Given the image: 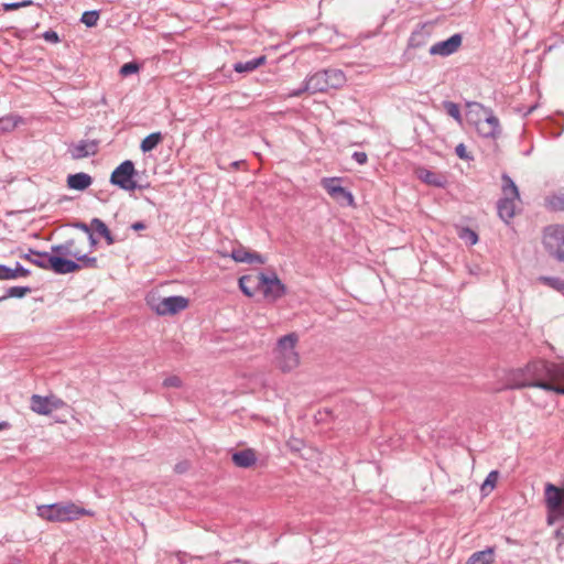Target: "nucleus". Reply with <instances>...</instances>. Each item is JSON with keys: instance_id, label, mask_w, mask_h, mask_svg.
Instances as JSON below:
<instances>
[{"instance_id": "nucleus-35", "label": "nucleus", "mask_w": 564, "mask_h": 564, "mask_svg": "<svg viewBox=\"0 0 564 564\" xmlns=\"http://www.w3.org/2000/svg\"><path fill=\"white\" fill-rule=\"evenodd\" d=\"M74 258L83 263L84 267L95 268L97 263V259L95 257H89L87 254H82L79 251L74 253Z\"/></svg>"}, {"instance_id": "nucleus-9", "label": "nucleus", "mask_w": 564, "mask_h": 564, "mask_svg": "<svg viewBox=\"0 0 564 564\" xmlns=\"http://www.w3.org/2000/svg\"><path fill=\"white\" fill-rule=\"evenodd\" d=\"M148 304L158 315H174L188 306V300L181 295L151 297Z\"/></svg>"}, {"instance_id": "nucleus-15", "label": "nucleus", "mask_w": 564, "mask_h": 564, "mask_svg": "<svg viewBox=\"0 0 564 564\" xmlns=\"http://www.w3.org/2000/svg\"><path fill=\"white\" fill-rule=\"evenodd\" d=\"M98 145L97 140H80L73 143L68 148V152L74 160H80L95 155L98 152Z\"/></svg>"}, {"instance_id": "nucleus-21", "label": "nucleus", "mask_w": 564, "mask_h": 564, "mask_svg": "<svg viewBox=\"0 0 564 564\" xmlns=\"http://www.w3.org/2000/svg\"><path fill=\"white\" fill-rule=\"evenodd\" d=\"M417 177L425 184L433 185L436 187H444L446 180L443 175L434 173L427 169L421 167L416 171Z\"/></svg>"}, {"instance_id": "nucleus-41", "label": "nucleus", "mask_w": 564, "mask_h": 564, "mask_svg": "<svg viewBox=\"0 0 564 564\" xmlns=\"http://www.w3.org/2000/svg\"><path fill=\"white\" fill-rule=\"evenodd\" d=\"M456 155L465 161L473 160V156L467 152V149L464 143H459L455 148Z\"/></svg>"}, {"instance_id": "nucleus-50", "label": "nucleus", "mask_w": 564, "mask_h": 564, "mask_svg": "<svg viewBox=\"0 0 564 564\" xmlns=\"http://www.w3.org/2000/svg\"><path fill=\"white\" fill-rule=\"evenodd\" d=\"M7 426V423L0 422V431Z\"/></svg>"}, {"instance_id": "nucleus-34", "label": "nucleus", "mask_w": 564, "mask_h": 564, "mask_svg": "<svg viewBox=\"0 0 564 564\" xmlns=\"http://www.w3.org/2000/svg\"><path fill=\"white\" fill-rule=\"evenodd\" d=\"M459 237L468 245L473 246V245H476L477 241H478V236L477 234L469 229V228H464L460 230V234H459Z\"/></svg>"}, {"instance_id": "nucleus-48", "label": "nucleus", "mask_w": 564, "mask_h": 564, "mask_svg": "<svg viewBox=\"0 0 564 564\" xmlns=\"http://www.w3.org/2000/svg\"><path fill=\"white\" fill-rule=\"evenodd\" d=\"M131 228H132L133 230H135V231H139V230H143V229L145 228V225H144V223H142V221H137V223H133V224L131 225Z\"/></svg>"}, {"instance_id": "nucleus-8", "label": "nucleus", "mask_w": 564, "mask_h": 564, "mask_svg": "<svg viewBox=\"0 0 564 564\" xmlns=\"http://www.w3.org/2000/svg\"><path fill=\"white\" fill-rule=\"evenodd\" d=\"M542 243L552 258L564 263V224L545 227Z\"/></svg>"}, {"instance_id": "nucleus-38", "label": "nucleus", "mask_w": 564, "mask_h": 564, "mask_svg": "<svg viewBox=\"0 0 564 564\" xmlns=\"http://www.w3.org/2000/svg\"><path fill=\"white\" fill-rule=\"evenodd\" d=\"M549 205L556 210H564V195H555L549 199Z\"/></svg>"}, {"instance_id": "nucleus-42", "label": "nucleus", "mask_w": 564, "mask_h": 564, "mask_svg": "<svg viewBox=\"0 0 564 564\" xmlns=\"http://www.w3.org/2000/svg\"><path fill=\"white\" fill-rule=\"evenodd\" d=\"M31 3L32 2L30 0H25L22 2H9V3L3 4V9H4V11H13V10L20 9L22 7L30 6Z\"/></svg>"}, {"instance_id": "nucleus-47", "label": "nucleus", "mask_w": 564, "mask_h": 564, "mask_svg": "<svg viewBox=\"0 0 564 564\" xmlns=\"http://www.w3.org/2000/svg\"><path fill=\"white\" fill-rule=\"evenodd\" d=\"M51 399H52V411L59 409L62 406L63 402L59 399H56L54 397H51Z\"/></svg>"}, {"instance_id": "nucleus-25", "label": "nucleus", "mask_w": 564, "mask_h": 564, "mask_svg": "<svg viewBox=\"0 0 564 564\" xmlns=\"http://www.w3.org/2000/svg\"><path fill=\"white\" fill-rule=\"evenodd\" d=\"M265 62V56H259L257 58L247 61V62H238L234 65V69L237 73H249L257 69Z\"/></svg>"}, {"instance_id": "nucleus-2", "label": "nucleus", "mask_w": 564, "mask_h": 564, "mask_svg": "<svg viewBox=\"0 0 564 564\" xmlns=\"http://www.w3.org/2000/svg\"><path fill=\"white\" fill-rule=\"evenodd\" d=\"M345 82L346 77L340 69L330 68L321 70L306 78L302 87L291 90L288 97H299L305 91L316 94L332 88L337 89L340 88Z\"/></svg>"}, {"instance_id": "nucleus-23", "label": "nucleus", "mask_w": 564, "mask_h": 564, "mask_svg": "<svg viewBox=\"0 0 564 564\" xmlns=\"http://www.w3.org/2000/svg\"><path fill=\"white\" fill-rule=\"evenodd\" d=\"M495 561V549L487 547L486 550L473 553L467 560L466 564H491Z\"/></svg>"}, {"instance_id": "nucleus-37", "label": "nucleus", "mask_w": 564, "mask_h": 564, "mask_svg": "<svg viewBox=\"0 0 564 564\" xmlns=\"http://www.w3.org/2000/svg\"><path fill=\"white\" fill-rule=\"evenodd\" d=\"M14 279H17V274L14 273L13 268L0 264V280L4 281Z\"/></svg>"}, {"instance_id": "nucleus-1", "label": "nucleus", "mask_w": 564, "mask_h": 564, "mask_svg": "<svg viewBox=\"0 0 564 564\" xmlns=\"http://www.w3.org/2000/svg\"><path fill=\"white\" fill-rule=\"evenodd\" d=\"M525 373L520 387H535L564 395V362L534 360L527 365Z\"/></svg>"}, {"instance_id": "nucleus-26", "label": "nucleus", "mask_w": 564, "mask_h": 564, "mask_svg": "<svg viewBox=\"0 0 564 564\" xmlns=\"http://www.w3.org/2000/svg\"><path fill=\"white\" fill-rule=\"evenodd\" d=\"M91 227L96 232H98L100 236H102L106 239L108 245H112L115 242V239H113L111 232L109 231L108 227L101 219L94 218L91 220Z\"/></svg>"}, {"instance_id": "nucleus-18", "label": "nucleus", "mask_w": 564, "mask_h": 564, "mask_svg": "<svg viewBox=\"0 0 564 564\" xmlns=\"http://www.w3.org/2000/svg\"><path fill=\"white\" fill-rule=\"evenodd\" d=\"M231 258L241 263H264L265 259L257 252H251L245 248H237L231 251Z\"/></svg>"}, {"instance_id": "nucleus-49", "label": "nucleus", "mask_w": 564, "mask_h": 564, "mask_svg": "<svg viewBox=\"0 0 564 564\" xmlns=\"http://www.w3.org/2000/svg\"><path fill=\"white\" fill-rule=\"evenodd\" d=\"M88 238H89L90 246H91V247H95V246L97 245V240H96V238L94 237L93 231L88 234Z\"/></svg>"}, {"instance_id": "nucleus-4", "label": "nucleus", "mask_w": 564, "mask_h": 564, "mask_svg": "<svg viewBox=\"0 0 564 564\" xmlns=\"http://www.w3.org/2000/svg\"><path fill=\"white\" fill-rule=\"evenodd\" d=\"M469 108H475L477 120L475 121V128L477 133L485 139L497 140L502 133L500 121L494 113L492 109L485 107L479 102H471L468 105Z\"/></svg>"}, {"instance_id": "nucleus-46", "label": "nucleus", "mask_w": 564, "mask_h": 564, "mask_svg": "<svg viewBox=\"0 0 564 564\" xmlns=\"http://www.w3.org/2000/svg\"><path fill=\"white\" fill-rule=\"evenodd\" d=\"M74 227H75V228H77V229H80L82 231H84V232H85V234H87V235H88L89 232H91V231H93V230H91V229H93L91 225H90V226H88L87 224H85V223H80V221L75 223V224H74Z\"/></svg>"}, {"instance_id": "nucleus-24", "label": "nucleus", "mask_w": 564, "mask_h": 564, "mask_svg": "<svg viewBox=\"0 0 564 564\" xmlns=\"http://www.w3.org/2000/svg\"><path fill=\"white\" fill-rule=\"evenodd\" d=\"M239 288L241 292L247 296H252L256 289H259L258 274L257 275H243L239 279Z\"/></svg>"}, {"instance_id": "nucleus-6", "label": "nucleus", "mask_w": 564, "mask_h": 564, "mask_svg": "<svg viewBox=\"0 0 564 564\" xmlns=\"http://www.w3.org/2000/svg\"><path fill=\"white\" fill-rule=\"evenodd\" d=\"M544 502L547 511L546 522L553 525L564 520V487H557L551 482L544 488Z\"/></svg>"}, {"instance_id": "nucleus-45", "label": "nucleus", "mask_w": 564, "mask_h": 564, "mask_svg": "<svg viewBox=\"0 0 564 564\" xmlns=\"http://www.w3.org/2000/svg\"><path fill=\"white\" fill-rule=\"evenodd\" d=\"M44 40L51 43H57L59 41L58 35L55 31H46L43 34Z\"/></svg>"}, {"instance_id": "nucleus-39", "label": "nucleus", "mask_w": 564, "mask_h": 564, "mask_svg": "<svg viewBox=\"0 0 564 564\" xmlns=\"http://www.w3.org/2000/svg\"><path fill=\"white\" fill-rule=\"evenodd\" d=\"M138 70H139V65L137 63L130 62V63H126L121 66L120 74L122 76H128V75L137 73Z\"/></svg>"}, {"instance_id": "nucleus-12", "label": "nucleus", "mask_w": 564, "mask_h": 564, "mask_svg": "<svg viewBox=\"0 0 564 564\" xmlns=\"http://www.w3.org/2000/svg\"><path fill=\"white\" fill-rule=\"evenodd\" d=\"M258 284L260 285L259 289H261L264 297L272 302L276 301L285 293V288L283 283L275 274L269 276L264 273H259Z\"/></svg>"}, {"instance_id": "nucleus-30", "label": "nucleus", "mask_w": 564, "mask_h": 564, "mask_svg": "<svg viewBox=\"0 0 564 564\" xmlns=\"http://www.w3.org/2000/svg\"><path fill=\"white\" fill-rule=\"evenodd\" d=\"M20 122V118L15 116H8L0 118V131L9 132L13 130L18 123Z\"/></svg>"}, {"instance_id": "nucleus-31", "label": "nucleus", "mask_w": 564, "mask_h": 564, "mask_svg": "<svg viewBox=\"0 0 564 564\" xmlns=\"http://www.w3.org/2000/svg\"><path fill=\"white\" fill-rule=\"evenodd\" d=\"M99 20V12L96 10L85 11L82 14L80 22L84 23L87 28H93L97 24Z\"/></svg>"}, {"instance_id": "nucleus-40", "label": "nucleus", "mask_w": 564, "mask_h": 564, "mask_svg": "<svg viewBox=\"0 0 564 564\" xmlns=\"http://www.w3.org/2000/svg\"><path fill=\"white\" fill-rule=\"evenodd\" d=\"M164 388H181L182 387V380L177 376H170L164 379L163 381Z\"/></svg>"}, {"instance_id": "nucleus-3", "label": "nucleus", "mask_w": 564, "mask_h": 564, "mask_svg": "<svg viewBox=\"0 0 564 564\" xmlns=\"http://www.w3.org/2000/svg\"><path fill=\"white\" fill-rule=\"evenodd\" d=\"M94 512L74 502H56L37 507V516L50 522H69Z\"/></svg>"}, {"instance_id": "nucleus-20", "label": "nucleus", "mask_w": 564, "mask_h": 564, "mask_svg": "<svg viewBox=\"0 0 564 564\" xmlns=\"http://www.w3.org/2000/svg\"><path fill=\"white\" fill-rule=\"evenodd\" d=\"M31 410L37 414L47 415L52 412V399L33 394L30 403Z\"/></svg>"}, {"instance_id": "nucleus-14", "label": "nucleus", "mask_w": 564, "mask_h": 564, "mask_svg": "<svg viewBox=\"0 0 564 564\" xmlns=\"http://www.w3.org/2000/svg\"><path fill=\"white\" fill-rule=\"evenodd\" d=\"M462 42H463L462 34L456 33V34H453L449 39H447L445 41H441V42L433 44L430 47L429 53L433 56L446 57V56H449V55L456 53L459 50Z\"/></svg>"}, {"instance_id": "nucleus-43", "label": "nucleus", "mask_w": 564, "mask_h": 564, "mask_svg": "<svg viewBox=\"0 0 564 564\" xmlns=\"http://www.w3.org/2000/svg\"><path fill=\"white\" fill-rule=\"evenodd\" d=\"M13 271L17 274V279L20 276H28L30 274V271L22 267L19 262L15 263Z\"/></svg>"}, {"instance_id": "nucleus-13", "label": "nucleus", "mask_w": 564, "mask_h": 564, "mask_svg": "<svg viewBox=\"0 0 564 564\" xmlns=\"http://www.w3.org/2000/svg\"><path fill=\"white\" fill-rule=\"evenodd\" d=\"M435 29V23L432 21H427L419 24L410 35L409 39V47L411 48H421L424 47Z\"/></svg>"}, {"instance_id": "nucleus-32", "label": "nucleus", "mask_w": 564, "mask_h": 564, "mask_svg": "<svg viewBox=\"0 0 564 564\" xmlns=\"http://www.w3.org/2000/svg\"><path fill=\"white\" fill-rule=\"evenodd\" d=\"M498 480V471L497 470H492L488 474V476L486 477L484 484L481 485V491L487 495L488 491H491L495 486H496V482Z\"/></svg>"}, {"instance_id": "nucleus-36", "label": "nucleus", "mask_w": 564, "mask_h": 564, "mask_svg": "<svg viewBox=\"0 0 564 564\" xmlns=\"http://www.w3.org/2000/svg\"><path fill=\"white\" fill-rule=\"evenodd\" d=\"M30 292L28 286H11L7 291V296L21 299Z\"/></svg>"}, {"instance_id": "nucleus-44", "label": "nucleus", "mask_w": 564, "mask_h": 564, "mask_svg": "<svg viewBox=\"0 0 564 564\" xmlns=\"http://www.w3.org/2000/svg\"><path fill=\"white\" fill-rule=\"evenodd\" d=\"M352 159L360 165L362 164H366L367 163V160H368V156H367V153L365 152H354L352 153Z\"/></svg>"}, {"instance_id": "nucleus-27", "label": "nucleus", "mask_w": 564, "mask_h": 564, "mask_svg": "<svg viewBox=\"0 0 564 564\" xmlns=\"http://www.w3.org/2000/svg\"><path fill=\"white\" fill-rule=\"evenodd\" d=\"M161 141V132H153L142 140L140 148L143 152H150L155 149Z\"/></svg>"}, {"instance_id": "nucleus-52", "label": "nucleus", "mask_w": 564, "mask_h": 564, "mask_svg": "<svg viewBox=\"0 0 564 564\" xmlns=\"http://www.w3.org/2000/svg\"><path fill=\"white\" fill-rule=\"evenodd\" d=\"M176 470H177V471H182V470H183V466H178V465H177V466H176Z\"/></svg>"}, {"instance_id": "nucleus-11", "label": "nucleus", "mask_w": 564, "mask_h": 564, "mask_svg": "<svg viewBox=\"0 0 564 564\" xmlns=\"http://www.w3.org/2000/svg\"><path fill=\"white\" fill-rule=\"evenodd\" d=\"M340 181L338 177H325L322 180V186L337 203L351 206L354 204V196L340 185Z\"/></svg>"}, {"instance_id": "nucleus-33", "label": "nucleus", "mask_w": 564, "mask_h": 564, "mask_svg": "<svg viewBox=\"0 0 564 564\" xmlns=\"http://www.w3.org/2000/svg\"><path fill=\"white\" fill-rule=\"evenodd\" d=\"M444 108L453 119H455L458 122L462 121L460 109L457 104L453 101H445Z\"/></svg>"}, {"instance_id": "nucleus-10", "label": "nucleus", "mask_w": 564, "mask_h": 564, "mask_svg": "<svg viewBox=\"0 0 564 564\" xmlns=\"http://www.w3.org/2000/svg\"><path fill=\"white\" fill-rule=\"evenodd\" d=\"M135 173L133 162L126 160L113 170L110 176V183L124 191H134L140 187L133 180Z\"/></svg>"}, {"instance_id": "nucleus-51", "label": "nucleus", "mask_w": 564, "mask_h": 564, "mask_svg": "<svg viewBox=\"0 0 564 564\" xmlns=\"http://www.w3.org/2000/svg\"><path fill=\"white\" fill-rule=\"evenodd\" d=\"M176 470H177V471H182V470H183V466H178V465H177V466H176Z\"/></svg>"}, {"instance_id": "nucleus-22", "label": "nucleus", "mask_w": 564, "mask_h": 564, "mask_svg": "<svg viewBox=\"0 0 564 564\" xmlns=\"http://www.w3.org/2000/svg\"><path fill=\"white\" fill-rule=\"evenodd\" d=\"M50 257L51 256L47 252H41L33 249H29V252L22 256L23 259L45 270H48Z\"/></svg>"}, {"instance_id": "nucleus-17", "label": "nucleus", "mask_w": 564, "mask_h": 564, "mask_svg": "<svg viewBox=\"0 0 564 564\" xmlns=\"http://www.w3.org/2000/svg\"><path fill=\"white\" fill-rule=\"evenodd\" d=\"M232 463L240 468H249L257 462L256 452L252 448H246L235 452L231 455Z\"/></svg>"}, {"instance_id": "nucleus-16", "label": "nucleus", "mask_w": 564, "mask_h": 564, "mask_svg": "<svg viewBox=\"0 0 564 564\" xmlns=\"http://www.w3.org/2000/svg\"><path fill=\"white\" fill-rule=\"evenodd\" d=\"M80 264L58 256H51L48 260V269L57 274H67L77 271Z\"/></svg>"}, {"instance_id": "nucleus-5", "label": "nucleus", "mask_w": 564, "mask_h": 564, "mask_svg": "<svg viewBox=\"0 0 564 564\" xmlns=\"http://www.w3.org/2000/svg\"><path fill=\"white\" fill-rule=\"evenodd\" d=\"M299 340L296 334L291 333L278 340L275 360L282 371H291L300 365V356L295 350Z\"/></svg>"}, {"instance_id": "nucleus-28", "label": "nucleus", "mask_w": 564, "mask_h": 564, "mask_svg": "<svg viewBox=\"0 0 564 564\" xmlns=\"http://www.w3.org/2000/svg\"><path fill=\"white\" fill-rule=\"evenodd\" d=\"M538 281L555 291L564 293V280L557 276L541 275Z\"/></svg>"}, {"instance_id": "nucleus-29", "label": "nucleus", "mask_w": 564, "mask_h": 564, "mask_svg": "<svg viewBox=\"0 0 564 564\" xmlns=\"http://www.w3.org/2000/svg\"><path fill=\"white\" fill-rule=\"evenodd\" d=\"M75 242L74 240H67L65 241L64 243H61V245H54L52 246V251L55 252V253H58L61 256H70V257H74V253L76 251H73V247H74Z\"/></svg>"}, {"instance_id": "nucleus-7", "label": "nucleus", "mask_w": 564, "mask_h": 564, "mask_svg": "<svg viewBox=\"0 0 564 564\" xmlns=\"http://www.w3.org/2000/svg\"><path fill=\"white\" fill-rule=\"evenodd\" d=\"M503 197L498 200L497 209L499 217L508 223L516 212V202L520 199L519 191L514 182L507 174L502 175Z\"/></svg>"}, {"instance_id": "nucleus-19", "label": "nucleus", "mask_w": 564, "mask_h": 564, "mask_svg": "<svg viewBox=\"0 0 564 564\" xmlns=\"http://www.w3.org/2000/svg\"><path fill=\"white\" fill-rule=\"evenodd\" d=\"M91 176L84 172L69 174L67 176V186L70 189L84 191L88 188L91 185Z\"/></svg>"}]
</instances>
